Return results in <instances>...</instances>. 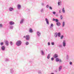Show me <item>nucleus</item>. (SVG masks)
<instances>
[{"label": "nucleus", "instance_id": "f03ea898", "mask_svg": "<svg viewBox=\"0 0 74 74\" xmlns=\"http://www.w3.org/2000/svg\"><path fill=\"white\" fill-rule=\"evenodd\" d=\"M24 38H26L27 40H29L30 39V36L29 35H27L25 36H24Z\"/></svg>", "mask_w": 74, "mask_h": 74}, {"label": "nucleus", "instance_id": "c85d7f7f", "mask_svg": "<svg viewBox=\"0 0 74 74\" xmlns=\"http://www.w3.org/2000/svg\"><path fill=\"white\" fill-rule=\"evenodd\" d=\"M51 45H55V43L53 42H51Z\"/></svg>", "mask_w": 74, "mask_h": 74}, {"label": "nucleus", "instance_id": "9d476101", "mask_svg": "<svg viewBox=\"0 0 74 74\" xmlns=\"http://www.w3.org/2000/svg\"><path fill=\"white\" fill-rule=\"evenodd\" d=\"M62 66H60L58 69V71H60L61 70H62Z\"/></svg>", "mask_w": 74, "mask_h": 74}, {"label": "nucleus", "instance_id": "72a5a7b5", "mask_svg": "<svg viewBox=\"0 0 74 74\" xmlns=\"http://www.w3.org/2000/svg\"><path fill=\"white\" fill-rule=\"evenodd\" d=\"M60 38H61V39H63V35H62L61 36Z\"/></svg>", "mask_w": 74, "mask_h": 74}, {"label": "nucleus", "instance_id": "864d4df0", "mask_svg": "<svg viewBox=\"0 0 74 74\" xmlns=\"http://www.w3.org/2000/svg\"><path fill=\"white\" fill-rule=\"evenodd\" d=\"M46 49V51H47V49Z\"/></svg>", "mask_w": 74, "mask_h": 74}, {"label": "nucleus", "instance_id": "c9c22d12", "mask_svg": "<svg viewBox=\"0 0 74 74\" xmlns=\"http://www.w3.org/2000/svg\"><path fill=\"white\" fill-rule=\"evenodd\" d=\"M60 18L61 19V20L62 19L63 16H62V15H61V16H60Z\"/></svg>", "mask_w": 74, "mask_h": 74}, {"label": "nucleus", "instance_id": "473e14b6", "mask_svg": "<svg viewBox=\"0 0 74 74\" xmlns=\"http://www.w3.org/2000/svg\"><path fill=\"white\" fill-rule=\"evenodd\" d=\"M8 60H9V59L8 58H6L5 59V61L6 62H7V61H8Z\"/></svg>", "mask_w": 74, "mask_h": 74}, {"label": "nucleus", "instance_id": "ea45409f", "mask_svg": "<svg viewBox=\"0 0 74 74\" xmlns=\"http://www.w3.org/2000/svg\"><path fill=\"white\" fill-rule=\"evenodd\" d=\"M66 57H67V59H69V55H66Z\"/></svg>", "mask_w": 74, "mask_h": 74}, {"label": "nucleus", "instance_id": "c03bdc74", "mask_svg": "<svg viewBox=\"0 0 74 74\" xmlns=\"http://www.w3.org/2000/svg\"><path fill=\"white\" fill-rule=\"evenodd\" d=\"M51 60H52V61H53V60H54V58H51Z\"/></svg>", "mask_w": 74, "mask_h": 74}, {"label": "nucleus", "instance_id": "f3484780", "mask_svg": "<svg viewBox=\"0 0 74 74\" xmlns=\"http://www.w3.org/2000/svg\"><path fill=\"white\" fill-rule=\"evenodd\" d=\"M54 37H58V33L57 32H56L54 34Z\"/></svg>", "mask_w": 74, "mask_h": 74}, {"label": "nucleus", "instance_id": "f8f14e48", "mask_svg": "<svg viewBox=\"0 0 74 74\" xmlns=\"http://www.w3.org/2000/svg\"><path fill=\"white\" fill-rule=\"evenodd\" d=\"M56 25L57 26H59L60 25H61V23H60V22H58L57 23Z\"/></svg>", "mask_w": 74, "mask_h": 74}, {"label": "nucleus", "instance_id": "dca6fc26", "mask_svg": "<svg viewBox=\"0 0 74 74\" xmlns=\"http://www.w3.org/2000/svg\"><path fill=\"white\" fill-rule=\"evenodd\" d=\"M10 71L11 73V74H12V73H14V71H13V69L12 68L10 70Z\"/></svg>", "mask_w": 74, "mask_h": 74}, {"label": "nucleus", "instance_id": "bb28decb", "mask_svg": "<svg viewBox=\"0 0 74 74\" xmlns=\"http://www.w3.org/2000/svg\"><path fill=\"white\" fill-rule=\"evenodd\" d=\"M59 48H62L63 46H62V45H59Z\"/></svg>", "mask_w": 74, "mask_h": 74}, {"label": "nucleus", "instance_id": "f257e3e1", "mask_svg": "<svg viewBox=\"0 0 74 74\" xmlns=\"http://www.w3.org/2000/svg\"><path fill=\"white\" fill-rule=\"evenodd\" d=\"M21 44H22V42L21 40H18L16 42V45L17 46H21Z\"/></svg>", "mask_w": 74, "mask_h": 74}, {"label": "nucleus", "instance_id": "603ef678", "mask_svg": "<svg viewBox=\"0 0 74 74\" xmlns=\"http://www.w3.org/2000/svg\"><path fill=\"white\" fill-rule=\"evenodd\" d=\"M51 74H54L53 73H51Z\"/></svg>", "mask_w": 74, "mask_h": 74}, {"label": "nucleus", "instance_id": "4be33fe9", "mask_svg": "<svg viewBox=\"0 0 74 74\" xmlns=\"http://www.w3.org/2000/svg\"><path fill=\"white\" fill-rule=\"evenodd\" d=\"M62 12L64 13H65V10H64V8H63L62 10Z\"/></svg>", "mask_w": 74, "mask_h": 74}, {"label": "nucleus", "instance_id": "423d86ee", "mask_svg": "<svg viewBox=\"0 0 74 74\" xmlns=\"http://www.w3.org/2000/svg\"><path fill=\"white\" fill-rule=\"evenodd\" d=\"M24 20H25V19H24V18H22L21 19L20 22V24H22L23 23Z\"/></svg>", "mask_w": 74, "mask_h": 74}, {"label": "nucleus", "instance_id": "a211bd4d", "mask_svg": "<svg viewBox=\"0 0 74 74\" xmlns=\"http://www.w3.org/2000/svg\"><path fill=\"white\" fill-rule=\"evenodd\" d=\"M29 33H32L33 32V30H32V28H30L29 31Z\"/></svg>", "mask_w": 74, "mask_h": 74}, {"label": "nucleus", "instance_id": "2f4dec72", "mask_svg": "<svg viewBox=\"0 0 74 74\" xmlns=\"http://www.w3.org/2000/svg\"><path fill=\"white\" fill-rule=\"evenodd\" d=\"M49 8L50 9V10H52V8L51 6H49Z\"/></svg>", "mask_w": 74, "mask_h": 74}, {"label": "nucleus", "instance_id": "393cba45", "mask_svg": "<svg viewBox=\"0 0 74 74\" xmlns=\"http://www.w3.org/2000/svg\"><path fill=\"white\" fill-rule=\"evenodd\" d=\"M61 3H62V2L60 1H59L58 2V5H60V4Z\"/></svg>", "mask_w": 74, "mask_h": 74}, {"label": "nucleus", "instance_id": "09e8293b", "mask_svg": "<svg viewBox=\"0 0 74 74\" xmlns=\"http://www.w3.org/2000/svg\"><path fill=\"white\" fill-rule=\"evenodd\" d=\"M48 45H50V43L49 42H48Z\"/></svg>", "mask_w": 74, "mask_h": 74}, {"label": "nucleus", "instance_id": "79ce46f5", "mask_svg": "<svg viewBox=\"0 0 74 74\" xmlns=\"http://www.w3.org/2000/svg\"><path fill=\"white\" fill-rule=\"evenodd\" d=\"M53 14H54V15H55V14H56V12H53Z\"/></svg>", "mask_w": 74, "mask_h": 74}, {"label": "nucleus", "instance_id": "1a4fd4ad", "mask_svg": "<svg viewBox=\"0 0 74 74\" xmlns=\"http://www.w3.org/2000/svg\"><path fill=\"white\" fill-rule=\"evenodd\" d=\"M1 49L2 51H5V46H2L1 47Z\"/></svg>", "mask_w": 74, "mask_h": 74}, {"label": "nucleus", "instance_id": "39448f33", "mask_svg": "<svg viewBox=\"0 0 74 74\" xmlns=\"http://www.w3.org/2000/svg\"><path fill=\"white\" fill-rule=\"evenodd\" d=\"M45 21L46 22V23L47 25H49V20H48V19L47 18H45Z\"/></svg>", "mask_w": 74, "mask_h": 74}, {"label": "nucleus", "instance_id": "4c0bfd02", "mask_svg": "<svg viewBox=\"0 0 74 74\" xmlns=\"http://www.w3.org/2000/svg\"><path fill=\"white\" fill-rule=\"evenodd\" d=\"M41 5H42V6H44V3H41Z\"/></svg>", "mask_w": 74, "mask_h": 74}, {"label": "nucleus", "instance_id": "de8ad7c7", "mask_svg": "<svg viewBox=\"0 0 74 74\" xmlns=\"http://www.w3.org/2000/svg\"><path fill=\"white\" fill-rule=\"evenodd\" d=\"M55 20H56V19H55V18H53L52 20L53 21H55Z\"/></svg>", "mask_w": 74, "mask_h": 74}, {"label": "nucleus", "instance_id": "7ed1b4c3", "mask_svg": "<svg viewBox=\"0 0 74 74\" xmlns=\"http://www.w3.org/2000/svg\"><path fill=\"white\" fill-rule=\"evenodd\" d=\"M62 45L64 47H65V46H66V40H63V42L62 43Z\"/></svg>", "mask_w": 74, "mask_h": 74}, {"label": "nucleus", "instance_id": "c756f323", "mask_svg": "<svg viewBox=\"0 0 74 74\" xmlns=\"http://www.w3.org/2000/svg\"><path fill=\"white\" fill-rule=\"evenodd\" d=\"M38 74H41V71H39L38 72Z\"/></svg>", "mask_w": 74, "mask_h": 74}, {"label": "nucleus", "instance_id": "49530a36", "mask_svg": "<svg viewBox=\"0 0 74 74\" xmlns=\"http://www.w3.org/2000/svg\"><path fill=\"white\" fill-rule=\"evenodd\" d=\"M69 64L70 65H72V62H69Z\"/></svg>", "mask_w": 74, "mask_h": 74}, {"label": "nucleus", "instance_id": "6e6552de", "mask_svg": "<svg viewBox=\"0 0 74 74\" xmlns=\"http://www.w3.org/2000/svg\"><path fill=\"white\" fill-rule=\"evenodd\" d=\"M9 24L10 25H13L15 24V23L12 21H10L9 22Z\"/></svg>", "mask_w": 74, "mask_h": 74}, {"label": "nucleus", "instance_id": "20e7f679", "mask_svg": "<svg viewBox=\"0 0 74 74\" xmlns=\"http://www.w3.org/2000/svg\"><path fill=\"white\" fill-rule=\"evenodd\" d=\"M36 34L38 37H40L41 35V32L39 31H38L36 32Z\"/></svg>", "mask_w": 74, "mask_h": 74}, {"label": "nucleus", "instance_id": "cd10ccee", "mask_svg": "<svg viewBox=\"0 0 74 74\" xmlns=\"http://www.w3.org/2000/svg\"><path fill=\"white\" fill-rule=\"evenodd\" d=\"M55 21L56 22H59V20H58V19H56Z\"/></svg>", "mask_w": 74, "mask_h": 74}, {"label": "nucleus", "instance_id": "3c124183", "mask_svg": "<svg viewBox=\"0 0 74 74\" xmlns=\"http://www.w3.org/2000/svg\"><path fill=\"white\" fill-rule=\"evenodd\" d=\"M59 12V13H61V11H60V10Z\"/></svg>", "mask_w": 74, "mask_h": 74}, {"label": "nucleus", "instance_id": "e433bc0d", "mask_svg": "<svg viewBox=\"0 0 74 74\" xmlns=\"http://www.w3.org/2000/svg\"><path fill=\"white\" fill-rule=\"evenodd\" d=\"M0 44L1 45H3V44H4V43H3V42H2L0 43Z\"/></svg>", "mask_w": 74, "mask_h": 74}, {"label": "nucleus", "instance_id": "0eeeda50", "mask_svg": "<svg viewBox=\"0 0 74 74\" xmlns=\"http://www.w3.org/2000/svg\"><path fill=\"white\" fill-rule=\"evenodd\" d=\"M14 10V8L12 7H10L9 8V11H12Z\"/></svg>", "mask_w": 74, "mask_h": 74}, {"label": "nucleus", "instance_id": "6ab92c4d", "mask_svg": "<svg viewBox=\"0 0 74 74\" xmlns=\"http://www.w3.org/2000/svg\"><path fill=\"white\" fill-rule=\"evenodd\" d=\"M60 35H61V33L60 32L57 33V36H58L59 37H60Z\"/></svg>", "mask_w": 74, "mask_h": 74}, {"label": "nucleus", "instance_id": "37998d69", "mask_svg": "<svg viewBox=\"0 0 74 74\" xmlns=\"http://www.w3.org/2000/svg\"><path fill=\"white\" fill-rule=\"evenodd\" d=\"M51 27H53V24H51Z\"/></svg>", "mask_w": 74, "mask_h": 74}, {"label": "nucleus", "instance_id": "4468645a", "mask_svg": "<svg viewBox=\"0 0 74 74\" xmlns=\"http://www.w3.org/2000/svg\"><path fill=\"white\" fill-rule=\"evenodd\" d=\"M53 57H54V58H58V56L57 55V54H55L53 56Z\"/></svg>", "mask_w": 74, "mask_h": 74}, {"label": "nucleus", "instance_id": "2eb2a0df", "mask_svg": "<svg viewBox=\"0 0 74 74\" xmlns=\"http://www.w3.org/2000/svg\"><path fill=\"white\" fill-rule=\"evenodd\" d=\"M64 25H65V22L64 21H63L62 23V27H64Z\"/></svg>", "mask_w": 74, "mask_h": 74}, {"label": "nucleus", "instance_id": "a19ab883", "mask_svg": "<svg viewBox=\"0 0 74 74\" xmlns=\"http://www.w3.org/2000/svg\"><path fill=\"white\" fill-rule=\"evenodd\" d=\"M10 44L11 45H12V42L11 41L10 42Z\"/></svg>", "mask_w": 74, "mask_h": 74}, {"label": "nucleus", "instance_id": "b1692460", "mask_svg": "<svg viewBox=\"0 0 74 74\" xmlns=\"http://www.w3.org/2000/svg\"><path fill=\"white\" fill-rule=\"evenodd\" d=\"M56 62H59V59L58 58H57L56 59Z\"/></svg>", "mask_w": 74, "mask_h": 74}, {"label": "nucleus", "instance_id": "a18cd8bd", "mask_svg": "<svg viewBox=\"0 0 74 74\" xmlns=\"http://www.w3.org/2000/svg\"><path fill=\"white\" fill-rule=\"evenodd\" d=\"M59 61L60 62H63V61H62V60L60 59L59 60Z\"/></svg>", "mask_w": 74, "mask_h": 74}, {"label": "nucleus", "instance_id": "ddd939ff", "mask_svg": "<svg viewBox=\"0 0 74 74\" xmlns=\"http://www.w3.org/2000/svg\"><path fill=\"white\" fill-rule=\"evenodd\" d=\"M5 44L6 45H7V46H8V45H9V43L8 42V41L6 40L5 41Z\"/></svg>", "mask_w": 74, "mask_h": 74}, {"label": "nucleus", "instance_id": "8fccbe9b", "mask_svg": "<svg viewBox=\"0 0 74 74\" xmlns=\"http://www.w3.org/2000/svg\"><path fill=\"white\" fill-rule=\"evenodd\" d=\"M55 71L56 73H57L58 72V70H56Z\"/></svg>", "mask_w": 74, "mask_h": 74}, {"label": "nucleus", "instance_id": "412c9836", "mask_svg": "<svg viewBox=\"0 0 74 74\" xmlns=\"http://www.w3.org/2000/svg\"><path fill=\"white\" fill-rule=\"evenodd\" d=\"M41 55L43 56L44 55V52L42 50L41 51Z\"/></svg>", "mask_w": 74, "mask_h": 74}, {"label": "nucleus", "instance_id": "5701e85b", "mask_svg": "<svg viewBox=\"0 0 74 74\" xmlns=\"http://www.w3.org/2000/svg\"><path fill=\"white\" fill-rule=\"evenodd\" d=\"M10 29H13V26L11 25L10 26Z\"/></svg>", "mask_w": 74, "mask_h": 74}, {"label": "nucleus", "instance_id": "f704fd0d", "mask_svg": "<svg viewBox=\"0 0 74 74\" xmlns=\"http://www.w3.org/2000/svg\"><path fill=\"white\" fill-rule=\"evenodd\" d=\"M25 44H26V45H28L29 44V42H27L25 43Z\"/></svg>", "mask_w": 74, "mask_h": 74}, {"label": "nucleus", "instance_id": "a878e982", "mask_svg": "<svg viewBox=\"0 0 74 74\" xmlns=\"http://www.w3.org/2000/svg\"><path fill=\"white\" fill-rule=\"evenodd\" d=\"M41 12H44V8H42L40 10Z\"/></svg>", "mask_w": 74, "mask_h": 74}, {"label": "nucleus", "instance_id": "58836bf2", "mask_svg": "<svg viewBox=\"0 0 74 74\" xmlns=\"http://www.w3.org/2000/svg\"><path fill=\"white\" fill-rule=\"evenodd\" d=\"M49 5H46V7L47 8H49Z\"/></svg>", "mask_w": 74, "mask_h": 74}, {"label": "nucleus", "instance_id": "9b49d317", "mask_svg": "<svg viewBox=\"0 0 74 74\" xmlns=\"http://www.w3.org/2000/svg\"><path fill=\"white\" fill-rule=\"evenodd\" d=\"M17 8L18 10H20L21 8V6L19 4H18L17 5Z\"/></svg>", "mask_w": 74, "mask_h": 74}, {"label": "nucleus", "instance_id": "7c9ffc66", "mask_svg": "<svg viewBox=\"0 0 74 74\" xmlns=\"http://www.w3.org/2000/svg\"><path fill=\"white\" fill-rule=\"evenodd\" d=\"M3 27V25L1 24H0V28H1Z\"/></svg>", "mask_w": 74, "mask_h": 74}, {"label": "nucleus", "instance_id": "aec40b11", "mask_svg": "<svg viewBox=\"0 0 74 74\" xmlns=\"http://www.w3.org/2000/svg\"><path fill=\"white\" fill-rule=\"evenodd\" d=\"M50 56H51V53H49L47 57V58L48 59H49L50 58Z\"/></svg>", "mask_w": 74, "mask_h": 74}]
</instances>
